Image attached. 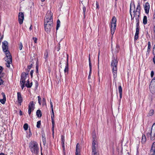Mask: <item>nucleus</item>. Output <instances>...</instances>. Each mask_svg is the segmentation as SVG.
<instances>
[{
    "label": "nucleus",
    "mask_w": 155,
    "mask_h": 155,
    "mask_svg": "<svg viewBox=\"0 0 155 155\" xmlns=\"http://www.w3.org/2000/svg\"><path fill=\"white\" fill-rule=\"evenodd\" d=\"M96 140H93L92 147H97V145L96 144Z\"/></svg>",
    "instance_id": "31"
},
{
    "label": "nucleus",
    "mask_w": 155,
    "mask_h": 155,
    "mask_svg": "<svg viewBox=\"0 0 155 155\" xmlns=\"http://www.w3.org/2000/svg\"><path fill=\"white\" fill-rule=\"evenodd\" d=\"M17 99L18 102L21 105V103L22 102L23 98L22 95L20 92H17Z\"/></svg>",
    "instance_id": "12"
},
{
    "label": "nucleus",
    "mask_w": 155,
    "mask_h": 155,
    "mask_svg": "<svg viewBox=\"0 0 155 155\" xmlns=\"http://www.w3.org/2000/svg\"><path fill=\"white\" fill-rule=\"evenodd\" d=\"M140 29V28L139 26V24L136 23V33L134 37V40L135 41L137 40L138 38V35L139 34V31Z\"/></svg>",
    "instance_id": "7"
},
{
    "label": "nucleus",
    "mask_w": 155,
    "mask_h": 155,
    "mask_svg": "<svg viewBox=\"0 0 155 155\" xmlns=\"http://www.w3.org/2000/svg\"><path fill=\"white\" fill-rule=\"evenodd\" d=\"M42 140L43 145L44 146H45L46 145V138H42Z\"/></svg>",
    "instance_id": "41"
},
{
    "label": "nucleus",
    "mask_w": 155,
    "mask_h": 155,
    "mask_svg": "<svg viewBox=\"0 0 155 155\" xmlns=\"http://www.w3.org/2000/svg\"><path fill=\"white\" fill-rule=\"evenodd\" d=\"M22 45L21 43V42H20V45L19 48L20 50H21L22 48Z\"/></svg>",
    "instance_id": "48"
},
{
    "label": "nucleus",
    "mask_w": 155,
    "mask_h": 155,
    "mask_svg": "<svg viewBox=\"0 0 155 155\" xmlns=\"http://www.w3.org/2000/svg\"><path fill=\"white\" fill-rule=\"evenodd\" d=\"M119 47H120L119 45L118 44H117L116 48V51L117 52H118L119 50Z\"/></svg>",
    "instance_id": "40"
},
{
    "label": "nucleus",
    "mask_w": 155,
    "mask_h": 155,
    "mask_svg": "<svg viewBox=\"0 0 155 155\" xmlns=\"http://www.w3.org/2000/svg\"><path fill=\"white\" fill-rule=\"evenodd\" d=\"M38 102L39 104L41 105V99L40 96H38Z\"/></svg>",
    "instance_id": "38"
},
{
    "label": "nucleus",
    "mask_w": 155,
    "mask_h": 155,
    "mask_svg": "<svg viewBox=\"0 0 155 155\" xmlns=\"http://www.w3.org/2000/svg\"><path fill=\"white\" fill-rule=\"evenodd\" d=\"M32 109H29L28 110V114L29 115H30L31 114V112L32 111Z\"/></svg>",
    "instance_id": "55"
},
{
    "label": "nucleus",
    "mask_w": 155,
    "mask_h": 155,
    "mask_svg": "<svg viewBox=\"0 0 155 155\" xmlns=\"http://www.w3.org/2000/svg\"><path fill=\"white\" fill-rule=\"evenodd\" d=\"M24 19L23 13L22 12H19L18 15V21L20 24L21 25L23 23Z\"/></svg>",
    "instance_id": "9"
},
{
    "label": "nucleus",
    "mask_w": 155,
    "mask_h": 155,
    "mask_svg": "<svg viewBox=\"0 0 155 155\" xmlns=\"http://www.w3.org/2000/svg\"><path fill=\"white\" fill-rule=\"evenodd\" d=\"M36 73H38V65H37L36 66Z\"/></svg>",
    "instance_id": "51"
},
{
    "label": "nucleus",
    "mask_w": 155,
    "mask_h": 155,
    "mask_svg": "<svg viewBox=\"0 0 155 155\" xmlns=\"http://www.w3.org/2000/svg\"><path fill=\"white\" fill-rule=\"evenodd\" d=\"M60 21L59 19H58L57 21V26L56 29L57 30L58 28L60 27Z\"/></svg>",
    "instance_id": "30"
},
{
    "label": "nucleus",
    "mask_w": 155,
    "mask_h": 155,
    "mask_svg": "<svg viewBox=\"0 0 155 155\" xmlns=\"http://www.w3.org/2000/svg\"><path fill=\"white\" fill-rule=\"evenodd\" d=\"M118 61L114 57L111 62V65L112 67L113 73L114 78H116L117 76V65Z\"/></svg>",
    "instance_id": "3"
},
{
    "label": "nucleus",
    "mask_w": 155,
    "mask_h": 155,
    "mask_svg": "<svg viewBox=\"0 0 155 155\" xmlns=\"http://www.w3.org/2000/svg\"><path fill=\"white\" fill-rule=\"evenodd\" d=\"M29 147L32 153L37 154L39 151V147L38 143L35 141H31L29 144Z\"/></svg>",
    "instance_id": "2"
},
{
    "label": "nucleus",
    "mask_w": 155,
    "mask_h": 155,
    "mask_svg": "<svg viewBox=\"0 0 155 155\" xmlns=\"http://www.w3.org/2000/svg\"><path fill=\"white\" fill-rule=\"evenodd\" d=\"M147 137H150L151 140H154L155 139V123L153 125L152 128L149 132L147 134Z\"/></svg>",
    "instance_id": "5"
},
{
    "label": "nucleus",
    "mask_w": 155,
    "mask_h": 155,
    "mask_svg": "<svg viewBox=\"0 0 155 155\" xmlns=\"http://www.w3.org/2000/svg\"><path fill=\"white\" fill-rule=\"evenodd\" d=\"M52 135L53 136L54 135V124L52 125Z\"/></svg>",
    "instance_id": "42"
},
{
    "label": "nucleus",
    "mask_w": 155,
    "mask_h": 155,
    "mask_svg": "<svg viewBox=\"0 0 155 155\" xmlns=\"http://www.w3.org/2000/svg\"><path fill=\"white\" fill-rule=\"evenodd\" d=\"M143 23L144 25H146L147 23V17L146 16H144L143 19Z\"/></svg>",
    "instance_id": "26"
},
{
    "label": "nucleus",
    "mask_w": 155,
    "mask_h": 155,
    "mask_svg": "<svg viewBox=\"0 0 155 155\" xmlns=\"http://www.w3.org/2000/svg\"><path fill=\"white\" fill-rule=\"evenodd\" d=\"M154 75V72L153 71H152L151 72L150 75L151 77L152 78Z\"/></svg>",
    "instance_id": "57"
},
{
    "label": "nucleus",
    "mask_w": 155,
    "mask_h": 155,
    "mask_svg": "<svg viewBox=\"0 0 155 155\" xmlns=\"http://www.w3.org/2000/svg\"><path fill=\"white\" fill-rule=\"evenodd\" d=\"M118 91L120 94V100H119V102H120L121 99L122 98V88L121 85H120L118 87Z\"/></svg>",
    "instance_id": "19"
},
{
    "label": "nucleus",
    "mask_w": 155,
    "mask_h": 155,
    "mask_svg": "<svg viewBox=\"0 0 155 155\" xmlns=\"http://www.w3.org/2000/svg\"><path fill=\"white\" fill-rule=\"evenodd\" d=\"M153 61L155 64V56L153 58Z\"/></svg>",
    "instance_id": "64"
},
{
    "label": "nucleus",
    "mask_w": 155,
    "mask_h": 155,
    "mask_svg": "<svg viewBox=\"0 0 155 155\" xmlns=\"http://www.w3.org/2000/svg\"><path fill=\"white\" fill-rule=\"evenodd\" d=\"M92 138L93 140H96V136L95 131H94L92 132Z\"/></svg>",
    "instance_id": "29"
},
{
    "label": "nucleus",
    "mask_w": 155,
    "mask_h": 155,
    "mask_svg": "<svg viewBox=\"0 0 155 155\" xmlns=\"http://www.w3.org/2000/svg\"><path fill=\"white\" fill-rule=\"evenodd\" d=\"M134 17L136 20L137 23L139 24V18L140 17V14L134 13Z\"/></svg>",
    "instance_id": "11"
},
{
    "label": "nucleus",
    "mask_w": 155,
    "mask_h": 155,
    "mask_svg": "<svg viewBox=\"0 0 155 155\" xmlns=\"http://www.w3.org/2000/svg\"><path fill=\"white\" fill-rule=\"evenodd\" d=\"M41 124V121L40 120L38 121L37 122V127L39 128Z\"/></svg>",
    "instance_id": "37"
},
{
    "label": "nucleus",
    "mask_w": 155,
    "mask_h": 155,
    "mask_svg": "<svg viewBox=\"0 0 155 155\" xmlns=\"http://www.w3.org/2000/svg\"><path fill=\"white\" fill-rule=\"evenodd\" d=\"M131 4H130V14L131 17V20H134V16H133V17L132 15L131 12Z\"/></svg>",
    "instance_id": "35"
},
{
    "label": "nucleus",
    "mask_w": 155,
    "mask_h": 155,
    "mask_svg": "<svg viewBox=\"0 0 155 155\" xmlns=\"http://www.w3.org/2000/svg\"><path fill=\"white\" fill-rule=\"evenodd\" d=\"M151 153V154L149 155H155V150L153 152H152V153Z\"/></svg>",
    "instance_id": "60"
},
{
    "label": "nucleus",
    "mask_w": 155,
    "mask_h": 155,
    "mask_svg": "<svg viewBox=\"0 0 155 155\" xmlns=\"http://www.w3.org/2000/svg\"><path fill=\"white\" fill-rule=\"evenodd\" d=\"M1 94L3 96V98L0 100V102L2 104H4L5 103L6 100L5 95V93L3 92H2L1 93Z\"/></svg>",
    "instance_id": "17"
},
{
    "label": "nucleus",
    "mask_w": 155,
    "mask_h": 155,
    "mask_svg": "<svg viewBox=\"0 0 155 155\" xmlns=\"http://www.w3.org/2000/svg\"><path fill=\"white\" fill-rule=\"evenodd\" d=\"M3 81L1 79V77H0V85L3 84Z\"/></svg>",
    "instance_id": "50"
},
{
    "label": "nucleus",
    "mask_w": 155,
    "mask_h": 155,
    "mask_svg": "<svg viewBox=\"0 0 155 155\" xmlns=\"http://www.w3.org/2000/svg\"><path fill=\"white\" fill-rule=\"evenodd\" d=\"M116 21L117 19L116 18L115 16H113L112 19V23L111 25H112L113 27L116 28Z\"/></svg>",
    "instance_id": "16"
},
{
    "label": "nucleus",
    "mask_w": 155,
    "mask_h": 155,
    "mask_svg": "<svg viewBox=\"0 0 155 155\" xmlns=\"http://www.w3.org/2000/svg\"><path fill=\"white\" fill-rule=\"evenodd\" d=\"M96 8L99 9V5L98 4V2L97 1H96Z\"/></svg>",
    "instance_id": "53"
},
{
    "label": "nucleus",
    "mask_w": 155,
    "mask_h": 155,
    "mask_svg": "<svg viewBox=\"0 0 155 155\" xmlns=\"http://www.w3.org/2000/svg\"><path fill=\"white\" fill-rule=\"evenodd\" d=\"M148 48L149 49H150L151 48V43L150 41H148Z\"/></svg>",
    "instance_id": "43"
},
{
    "label": "nucleus",
    "mask_w": 155,
    "mask_h": 155,
    "mask_svg": "<svg viewBox=\"0 0 155 155\" xmlns=\"http://www.w3.org/2000/svg\"><path fill=\"white\" fill-rule=\"evenodd\" d=\"M31 64L30 65L28 66V68L26 70V71L25 73H26V74L27 75L28 74L29 72V71L31 69V68L32 67V64L33 63V62L31 61Z\"/></svg>",
    "instance_id": "20"
},
{
    "label": "nucleus",
    "mask_w": 155,
    "mask_h": 155,
    "mask_svg": "<svg viewBox=\"0 0 155 155\" xmlns=\"http://www.w3.org/2000/svg\"><path fill=\"white\" fill-rule=\"evenodd\" d=\"M65 58L64 57V58H63L60 61V64H61L62 62H63V61L64 60V61H65Z\"/></svg>",
    "instance_id": "47"
},
{
    "label": "nucleus",
    "mask_w": 155,
    "mask_h": 155,
    "mask_svg": "<svg viewBox=\"0 0 155 155\" xmlns=\"http://www.w3.org/2000/svg\"><path fill=\"white\" fill-rule=\"evenodd\" d=\"M75 154L76 155H78V143L76 145Z\"/></svg>",
    "instance_id": "45"
},
{
    "label": "nucleus",
    "mask_w": 155,
    "mask_h": 155,
    "mask_svg": "<svg viewBox=\"0 0 155 155\" xmlns=\"http://www.w3.org/2000/svg\"><path fill=\"white\" fill-rule=\"evenodd\" d=\"M64 137L63 135L61 136V143H64Z\"/></svg>",
    "instance_id": "39"
},
{
    "label": "nucleus",
    "mask_w": 155,
    "mask_h": 155,
    "mask_svg": "<svg viewBox=\"0 0 155 155\" xmlns=\"http://www.w3.org/2000/svg\"><path fill=\"white\" fill-rule=\"evenodd\" d=\"M153 19L155 18V10H154V14L153 16Z\"/></svg>",
    "instance_id": "62"
},
{
    "label": "nucleus",
    "mask_w": 155,
    "mask_h": 155,
    "mask_svg": "<svg viewBox=\"0 0 155 155\" xmlns=\"http://www.w3.org/2000/svg\"><path fill=\"white\" fill-rule=\"evenodd\" d=\"M97 147H92V153H97Z\"/></svg>",
    "instance_id": "27"
},
{
    "label": "nucleus",
    "mask_w": 155,
    "mask_h": 155,
    "mask_svg": "<svg viewBox=\"0 0 155 155\" xmlns=\"http://www.w3.org/2000/svg\"><path fill=\"white\" fill-rule=\"evenodd\" d=\"M21 84V87L22 89H23L24 86H25V83H22L21 82H20Z\"/></svg>",
    "instance_id": "46"
},
{
    "label": "nucleus",
    "mask_w": 155,
    "mask_h": 155,
    "mask_svg": "<svg viewBox=\"0 0 155 155\" xmlns=\"http://www.w3.org/2000/svg\"><path fill=\"white\" fill-rule=\"evenodd\" d=\"M67 62L66 63V64L64 70L65 73H66V72H68V54H67Z\"/></svg>",
    "instance_id": "18"
},
{
    "label": "nucleus",
    "mask_w": 155,
    "mask_h": 155,
    "mask_svg": "<svg viewBox=\"0 0 155 155\" xmlns=\"http://www.w3.org/2000/svg\"><path fill=\"white\" fill-rule=\"evenodd\" d=\"M23 128L25 130H27L28 128V125L27 124H25L23 126Z\"/></svg>",
    "instance_id": "34"
},
{
    "label": "nucleus",
    "mask_w": 155,
    "mask_h": 155,
    "mask_svg": "<svg viewBox=\"0 0 155 155\" xmlns=\"http://www.w3.org/2000/svg\"><path fill=\"white\" fill-rule=\"evenodd\" d=\"M62 148L63 150V153L65 154V150L64 147V143H61Z\"/></svg>",
    "instance_id": "36"
},
{
    "label": "nucleus",
    "mask_w": 155,
    "mask_h": 155,
    "mask_svg": "<svg viewBox=\"0 0 155 155\" xmlns=\"http://www.w3.org/2000/svg\"><path fill=\"white\" fill-rule=\"evenodd\" d=\"M3 71V68L2 67L0 66V74H1Z\"/></svg>",
    "instance_id": "58"
},
{
    "label": "nucleus",
    "mask_w": 155,
    "mask_h": 155,
    "mask_svg": "<svg viewBox=\"0 0 155 155\" xmlns=\"http://www.w3.org/2000/svg\"><path fill=\"white\" fill-rule=\"evenodd\" d=\"M53 14L51 11H48V12L47 14L46 15V16L45 17L44 23H48L49 24H53V19L52 18Z\"/></svg>",
    "instance_id": "4"
},
{
    "label": "nucleus",
    "mask_w": 155,
    "mask_h": 155,
    "mask_svg": "<svg viewBox=\"0 0 155 155\" xmlns=\"http://www.w3.org/2000/svg\"><path fill=\"white\" fill-rule=\"evenodd\" d=\"M83 13L84 15H85V13L86 11V8L84 6L83 8Z\"/></svg>",
    "instance_id": "44"
},
{
    "label": "nucleus",
    "mask_w": 155,
    "mask_h": 155,
    "mask_svg": "<svg viewBox=\"0 0 155 155\" xmlns=\"http://www.w3.org/2000/svg\"><path fill=\"white\" fill-rule=\"evenodd\" d=\"M150 49H149L148 48H147V51L146 53V55L147 56V54H148L150 53Z\"/></svg>",
    "instance_id": "49"
},
{
    "label": "nucleus",
    "mask_w": 155,
    "mask_h": 155,
    "mask_svg": "<svg viewBox=\"0 0 155 155\" xmlns=\"http://www.w3.org/2000/svg\"><path fill=\"white\" fill-rule=\"evenodd\" d=\"M3 38V35H2L1 36H0V40L2 41Z\"/></svg>",
    "instance_id": "61"
},
{
    "label": "nucleus",
    "mask_w": 155,
    "mask_h": 155,
    "mask_svg": "<svg viewBox=\"0 0 155 155\" xmlns=\"http://www.w3.org/2000/svg\"><path fill=\"white\" fill-rule=\"evenodd\" d=\"M134 9L133 11V13H138L140 14V6L139 3H138V5H137L136 11L135 10V5H134Z\"/></svg>",
    "instance_id": "13"
},
{
    "label": "nucleus",
    "mask_w": 155,
    "mask_h": 155,
    "mask_svg": "<svg viewBox=\"0 0 155 155\" xmlns=\"http://www.w3.org/2000/svg\"><path fill=\"white\" fill-rule=\"evenodd\" d=\"M154 150H155V142H154L152 145L150 153H152V152H153Z\"/></svg>",
    "instance_id": "25"
},
{
    "label": "nucleus",
    "mask_w": 155,
    "mask_h": 155,
    "mask_svg": "<svg viewBox=\"0 0 155 155\" xmlns=\"http://www.w3.org/2000/svg\"><path fill=\"white\" fill-rule=\"evenodd\" d=\"M92 155H98L97 153H92Z\"/></svg>",
    "instance_id": "63"
},
{
    "label": "nucleus",
    "mask_w": 155,
    "mask_h": 155,
    "mask_svg": "<svg viewBox=\"0 0 155 155\" xmlns=\"http://www.w3.org/2000/svg\"><path fill=\"white\" fill-rule=\"evenodd\" d=\"M89 68H90V71H92V65L91 64V61L90 60V57H89Z\"/></svg>",
    "instance_id": "32"
},
{
    "label": "nucleus",
    "mask_w": 155,
    "mask_h": 155,
    "mask_svg": "<svg viewBox=\"0 0 155 155\" xmlns=\"http://www.w3.org/2000/svg\"><path fill=\"white\" fill-rule=\"evenodd\" d=\"M46 100L45 98H43L42 99V103L43 104H45Z\"/></svg>",
    "instance_id": "54"
},
{
    "label": "nucleus",
    "mask_w": 155,
    "mask_h": 155,
    "mask_svg": "<svg viewBox=\"0 0 155 155\" xmlns=\"http://www.w3.org/2000/svg\"><path fill=\"white\" fill-rule=\"evenodd\" d=\"M149 88L152 93H155V77L151 80L149 86Z\"/></svg>",
    "instance_id": "6"
},
{
    "label": "nucleus",
    "mask_w": 155,
    "mask_h": 155,
    "mask_svg": "<svg viewBox=\"0 0 155 155\" xmlns=\"http://www.w3.org/2000/svg\"><path fill=\"white\" fill-rule=\"evenodd\" d=\"M28 75L26 74L25 72L22 73L21 76L20 82H21L22 83H25V81L27 77V75Z\"/></svg>",
    "instance_id": "10"
},
{
    "label": "nucleus",
    "mask_w": 155,
    "mask_h": 155,
    "mask_svg": "<svg viewBox=\"0 0 155 155\" xmlns=\"http://www.w3.org/2000/svg\"><path fill=\"white\" fill-rule=\"evenodd\" d=\"M153 113H154V111L153 110H151L149 113H148V116H152L153 114Z\"/></svg>",
    "instance_id": "33"
},
{
    "label": "nucleus",
    "mask_w": 155,
    "mask_h": 155,
    "mask_svg": "<svg viewBox=\"0 0 155 155\" xmlns=\"http://www.w3.org/2000/svg\"><path fill=\"white\" fill-rule=\"evenodd\" d=\"M113 26L112 25H111V34L112 35H113L115 32L116 28L113 27Z\"/></svg>",
    "instance_id": "24"
},
{
    "label": "nucleus",
    "mask_w": 155,
    "mask_h": 155,
    "mask_svg": "<svg viewBox=\"0 0 155 155\" xmlns=\"http://www.w3.org/2000/svg\"><path fill=\"white\" fill-rule=\"evenodd\" d=\"M51 118L52 121V125L54 124V114H52L51 115Z\"/></svg>",
    "instance_id": "28"
},
{
    "label": "nucleus",
    "mask_w": 155,
    "mask_h": 155,
    "mask_svg": "<svg viewBox=\"0 0 155 155\" xmlns=\"http://www.w3.org/2000/svg\"><path fill=\"white\" fill-rule=\"evenodd\" d=\"M32 85V83L31 82L30 83L29 80H28L27 81V83L25 84V86L28 88H30L31 87Z\"/></svg>",
    "instance_id": "21"
},
{
    "label": "nucleus",
    "mask_w": 155,
    "mask_h": 155,
    "mask_svg": "<svg viewBox=\"0 0 155 155\" xmlns=\"http://www.w3.org/2000/svg\"><path fill=\"white\" fill-rule=\"evenodd\" d=\"M144 10H145V13L148 14L149 13V9H150V5L148 2H147L144 5Z\"/></svg>",
    "instance_id": "14"
},
{
    "label": "nucleus",
    "mask_w": 155,
    "mask_h": 155,
    "mask_svg": "<svg viewBox=\"0 0 155 155\" xmlns=\"http://www.w3.org/2000/svg\"><path fill=\"white\" fill-rule=\"evenodd\" d=\"M34 72V71L33 70H31L30 71V75L31 76V78H32L33 77V74Z\"/></svg>",
    "instance_id": "52"
},
{
    "label": "nucleus",
    "mask_w": 155,
    "mask_h": 155,
    "mask_svg": "<svg viewBox=\"0 0 155 155\" xmlns=\"http://www.w3.org/2000/svg\"><path fill=\"white\" fill-rule=\"evenodd\" d=\"M35 105L34 104V102L33 101H31L29 103L28 108L32 109V110H33L35 108Z\"/></svg>",
    "instance_id": "15"
},
{
    "label": "nucleus",
    "mask_w": 155,
    "mask_h": 155,
    "mask_svg": "<svg viewBox=\"0 0 155 155\" xmlns=\"http://www.w3.org/2000/svg\"><path fill=\"white\" fill-rule=\"evenodd\" d=\"M36 115L39 117H41L42 116V113L40 110H38L36 111Z\"/></svg>",
    "instance_id": "23"
},
{
    "label": "nucleus",
    "mask_w": 155,
    "mask_h": 155,
    "mask_svg": "<svg viewBox=\"0 0 155 155\" xmlns=\"http://www.w3.org/2000/svg\"><path fill=\"white\" fill-rule=\"evenodd\" d=\"M2 48L3 51L6 55V58H5V61L7 63L6 64V66L9 68L10 64L12 63V55L8 50V43L6 41H4L2 43Z\"/></svg>",
    "instance_id": "1"
},
{
    "label": "nucleus",
    "mask_w": 155,
    "mask_h": 155,
    "mask_svg": "<svg viewBox=\"0 0 155 155\" xmlns=\"http://www.w3.org/2000/svg\"><path fill=\"white\" fill-rule=\"evenodd\" d=\"M146 140V138L145 136L144 135H143L141 139V142L142 143H144Z\"/></svg>",
    "instance_id": "22"
},
{
    "label": "nucleus",
    "mask_w": 155,
    "mask_h": 155,
    "mask_svg": "<svg viewBox=\"0 0 155 155\" xmlns=\"http://www.w3.org/2000/svg\"><path fill=\"white\" fill-rule=\"evenodd\" d=\"M91 71H90L89 73V76L88 77V79H90V78H91Z\"/></svg>",
    "instance_id": "59"
},
{
    "label": "nucleus",
    "mask_w": 155,
    "mask_h": 155,
    "mask_svg": "<svg viewBox=\"0 0 155 155\" xmlns=\"http://www.w3.org/2000/svg\"><path fill=\"white\" fill-rule=\"evenodd\" d=\"M33 40H34V42L35 43H36L37 42V39L36 38H33Z\"/></svg>",
    "instance_id": "56"
},
{
    "label": "nucleus",
    "mask_w": 155,
    "mask_h": 155,
    "mask_svg": "<svg viewBox=\"0 0 155 155\" xmlns=\"http://www.w3.org/2000/svg\"><path fill=\"white\" fill-rule=\"evenodd\" d=\"M53 25V24L50 25L48 23H44L45 30L48 33H49L50 32Z\"/></svg>",
    "instance_id": "8"
}]
</instances>
